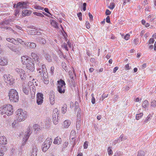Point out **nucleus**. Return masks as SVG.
I'll return each mask as SVG.
<instances>
[{
	"label": "nucleus",
	"mask_w": 156,
	"mask_h": 156,
	"mask_svg": "<svg viewBox=\"0 0 156 156\" xmlns=\"http://www.w3.org/2000/svg\"><path fill=\"white\" fill-rule=\"evenodd\" d=\"M76 135L75 133H74L73 135H71L70 136V138H71L72 140L70 141V143L71 144L73 145L72 147H74L75 144H76V140L74 138V136Z\"/></svg>",
	"instance_id": "obj_20"
},
{
	"label": "nucleus",
	"mask_w": 156,
	"mask_h": 156,
	"mask_svg": "<svg viewBox=\"0 0 156 156\" xmlns=\"http://www.w3.org/2000/svg\"><path fill=\"white\" fill-rule=\"evenodd\" d=\"M29 83H28V85L24 84L22 85V90L23 92L26 94H29Z\"/></svg>",
	"instance_id": "obj_14"
},
{
	"label": "nucleus",
	"mask_w": 156,
	"mask_h": 156,
	"mask_svg": "<svg viewBox=\"0 0 156 156\" xmlns=\"http://www.w3.org/2000/svg\"><path fill=\"white\" fill-rule=\"evenodd\" d=\"M7 63V59L4 58H0V65L2 66L5 65Z\"/></svg>",
	"instance_id": "obj_25"
},
{
	"label": "nucleus",
	"mask_w": 156,
	"mask_h": 156,
	"mask_svg": "<svg viewBox=\"0 0 156 156\" xmlns=\"http://www.w3.org/2000/svg\"><path fill=\"white\" fill-rule=\"evenodd\" d=\"M16 115L17 119L20 122L24 120L27 117V112H23L21 109H18L16 112Z\"/></svg>",
	"instance_id": "obj_2"
},
{
	"label": "nucleus",
	"mask_w": 156,
	"mask_h": 156,
	"mask_svg": "<svg viewBox=\"0 0 156 156\" xmlns=\"http://www.w3.org/2000/svg\"><path fill=\"white\" fill-rule=\"evenodd\" d=\"M43 95L41 93H38L37 94V102L38 105H41L43 101Z\"/></svg>",
	"instance_id": "obj_9"
},
{
	"label": "nucleus",
	"mask_w": 156,
	"mask_h": 156,
	"mask_svg": "<svg viewBox=\"0 0 156 156\" xmlns=\"http://www.w3.org/2000/svg\"><path fill=\"white\" fill-rule=\"evenodd\" d=\"M83 11H85L86 10V6L87 5V4L86 3H84L83 4Z\"/></svg>",
	"instance_id": "obj_63"
},
{
	"label": "nucleus",
	"mask_w": 156,
	"mask_h": 156,
	"mask_svg": "<svg viewBox=\"0 0 156 156\" xmlns=\"http://www.w3.org/2000/svg\"><path fill=\"white\" fill-rule=\"evenodd\" d=\"M49 97L50 104L52 105H54L55 103V93L53 91H50Z\"/></svg>",
	"instance_id": "obj_11"
},
{
	"label": "nucleus",
	"mask_w": 156,
	"mask_h": 156,
	"mask_svg": "<svg viewBox=\"0 0 156 156\" xmlns=\"http://www.w3.org/2000/svg\"><path fill=\"white\" fill-rule=\"evenodd\" d=\"M54 69V67L53 66H51V69H50L51 73V74H53V73Z\"/></svg>",
	"instance_id": "obj_64"
},
{
	"label": "nucleus",
	"mask_w": 156,
	"mask_h": 156,
	"mask_svg": "<svg viewBox=\"0 0 156 156\" xmlns=\"http://www.w3.org/2000/svg\"><path fill=\"white\" fill-rule=\"evenodd\" d=\"M51 24L52 26L54 27L55 28H58V23L56 21L54 20H52L51 21Z\"/></svg>",
	"instance_id": "obj_32"
},
{
	"label": "nucleus",
	"mask_w": 156,
	"mask_h": 156,
	"mask_svg": "<svg viewBox=\"0 0 156 156\" xmlns=\"http://www.w3.org/2000/svg\"><path fill=\"white\" fill-rule=\"evenodd\" d=\"M6 40L9 42V43H12L15 45H18V43L16 41V40L13 38H6Z\"/></svg>",
	"instance_id": "obj_19"
},
{
	"label": "nucleus",
	"mask_w": 156,
	"mask_h": 156,
	"mask_svg": "<svg viewBox=\"0 0 156 156\" xmlns=\"http://www.w3.org/2000/svg\"><path fill=\"white\" fill-rule=\"evenodd\" d=\"M46 69V68L45 66L44 65H42L41 66V68H38L37 69V71H41V72H47Z\"/></svg>",
	"instance_id": "obj_29"
},
{
	"label": "nucleus",
	"mask_w": 156,
	"mask_h": 156,
	"mask_svg": "<svg viewBox=\"0 0 156 156\" xmlns=\"http://www.w3.org/2000/svg\"><path fill=\"white\" fill-rule=\"evenodd\" d=\"M38 72L39 73V76H40L41 79L43 81L44 83L46 84L48 83V75L47 72H42L40 71Z\"/></svg>",
	"instance_id": "obj_7"
},
{
	"label": "nucleus",
	"mask_w": 156,
	"mask_h": 156,
	"mask_svg": "<svg viewBox=\"0 0 156 156\" xmlns=\"http://www.w3.org/2000/svg\"><path fill=\"white\" fill-rule=\"evenodd\" d=\"M108 94H105L104 93L101 96V98H100V100L103 101L104 98L108 97Z\"/></svg>",
	"instance_id": "obj_44"
},
{
	"label": "nucleus",
	"mask_w": 156,
	"mask_h": 156,
	"mask_svg": "<svg viewBox=\"0 0 156 156\" xmlns=\"http://www.w3.org/2000/svg\"><path fill=\"white\" fill-rule=\"evenodd\" d=\"M24 45H26L28 48H30L32 49L34 48L36 46V45L35 43L30 42H27L26 43H24Z\"/></svg>",
	"instance_id": "obj_15"
},
{
	"label": "nucleus",
	"mask_w": 156,
	"mask_h": 156,
	"mask_svg": "<svg viewBox=\"0 0 156 156\" xmlns=\"http://www.w3.org/2000/svg\"><path fill=\"white\" fill-rule=\"evenodd\" d=\"M6 137L3 136H0V144H6Z\"/></svg>",
	"instance_id": "obj_22"
},
{
	"label": "nucleus",
	"mask_w": 156,
	"mask_h": 156,
	"mask_svg": "<svg viewBox=\"0 0 156 156\" xmlns=\"http://www.w3.org/2000/svg\"><path fill=\"white\" fill-rule=\"evenodd\" d=\"M7 24V22H3L2 24V26H1V28H5L6 29V30H12V29L10 27H5L4 26L5 24Z\"/></svg>",
	"instance_id": "obj_28"
},
{
	"label": "nucleus",
	"mask_w": 156,
	"mask_h": 156,
	"mask_svg": "<svg viewBox=\"0 0 156 156\" xmlns=\"http://www.w3.org/2000/svg\"><path fill=\"white\" fill-rule=\"evenodd\" d=\"M78 107V103L76 101L75 103V110H77Z\"/></svg>",
	"instance_id": "obj_54"
},
{
	"label": "nucleus",
	"mask_w": 156,
	"mask_h": 156,
	"mask_svg": "<svg viewBox=\"0 0 156 156\" xmlns=\"http://www.w3.org/2000/svg\"><path fill=\"white\" fill-rule=\"evenodd\" d=\"M32 132V129L30 128V127H28L26 132V134H25L24 136V138H25V141H27L30 135L31 134Z\"/></svg>",
	"instance_id": "obj_13"
},
{
	"label": "nucleus",
	"mask_w": 156,
	"mask_h": 156,
	"mask_svg": "<svg viewBox=\"0 0 156 156\" xmlns=\"http://www.w3.org/2000/svg\"><path fill=\"white\" fill-rule=\"evenodd\" d=\"M115 7V4L114 2L110 3V5L108 6V8L111 9H113Z\"/></svg>",
	"instance_id": "obj_43"
},
{
	"label": "nucleus",
	"mask_w": 156,
	"mask_h": 156,
	"mask_svg": "<svg viewBox=\"0 0 156 156\" xmlns=\"http://www.w3.org/2000/svg\"><path fill=\"white\" fill-rule=\"evenodd\" d=\"M71 124V121L68 120H66L64 122L63 126L64 128H67Z\"/></svg>",
	"instance_id": "obj_21"
},
{
	"label": "nucleus",
	"mask_w": 156,
	"mask_h": 156,
	"mask_svg": "<svg viewBox=\"0 0 156 156\" xmlns=\"http://www.w3.org/2000/svg\"><path fill=\"white\" fill-rule=\"evenodd\" d=\"M30 61H28V62L25 65L27 69L31 72H33L35 69L34 62L32 59H30Z\"/></svg>",
	"instance_id": "obj_8"
},
{
	"label": "nucleus",
	"mask_w": 156,
	"mask_h": 156,
	"mask_svg": "<svg viewBox=\"0 0 156 156\" xmlns=\"http://www.w3.org/2000/svg\"><path fill=\"white\" fill-rule=\"evenodd\" d=\"M106 22L107 23H109L110 22L109 16H108L106 18Z\"/></svg>",
	"instance_id": "obj_58"
},
{
	"label": "nucleus",
	"mask_w": 156,
	"mask_h": 156,
	"mask_svg": "<svg viewBox=\"0 0 156 156\" xmlns=\"http://www.w3.org/2000/svg\"><path fill=\"white\" fill-rule=\"evenodd\" d=\"M15 70L20 75V77H21L22 75H23L25 74V71L22 69L17 68Z\"/></svg>",
	"instance_id": "obj_23"
},
{
	"label": "nucleus",
	"mask_w": 156,
	"mask_h": 156,
	"mask_svg": "<svg viewBox=\"0 0 156 156\" xmlns=\"http://www.w3.org/2000/svg\"><path fill=\"white\" fill-rule=\"evenodd\" d=\"M130 35L129 34H127L124 36V39L126 40H128L129 38Z\"/></svg>",
	"instance_id": "obj_57"
},
{
	"label": "nucleus",
	"mask_w": 156,
	"mask_h": 156,
	"mask_svg": "<svg viewBox=\"0 0 156 156\" xmlns=\"http://www.w3.org/2000/svg\"><path fill=\"white\" fill-rule=\"evenodd\" d=\"M31 56L33 58L36 62H37V64H38V65H39L40 62H39V58L37 55L34 53L32 52L31 53Z\"/></svg>",
	"instance_id": "obj_17"
},
{
	"label": "nucleus",
	"mask_w": 156,
	"mask_h": 156,
	"mask_svg": "<svg viewBox=\"0 0 156 156\" xmlns=\"http://www.w3.org/2000/svg\"><path fill=\"white\" fill-rule=\"evenodd\" d=\"M5 46L9 48L11 50L16 52L17 51L16 46L9 42H7Z\"/></svg>",
	"instance_id": "obj_12"
},
{
	"label": "nucleus",
	"mask_w": 156,
	"mask_h": 156,
	"mask_svg": "<svg viewBox=\"0 0 156 156\" xmlns=\"http://www.w3.org/2000/svg\"><path fill=\"white\" fill-rule=\"evenodd\" d=\"M62 110L63 113H65L66 111V108H64L63 107H62Z\"/></svg>",
	"instance_id": "obj_60"
},
{
	"label": "nucleus",
	"mask_w": 156,
	"mask_h": 156,
	"mask_svg": "<svg viewBox=\"0 0 156 156\" xmlns=\"http://www.w3.org/2000/svg\"><path fill=\"white\" fill-rule=\"evenodd\" d=\"M111 13V12L108 9H107L105 12V14L106 15H110Z\"/></svg>",
	"instance_id": "obj_55"
},
{
	"label": "nucleus",
	"mask_w": 156,
	"mask_h": 156,
	"mask_svg": "<svg viewBox=\"0 0 156 156\" xmlns=\"http://www.w3.org/2000/svg\"><path fill=\"white\" fill-rule=\"evenodd\" d=\"M108 154L109 155L112 154H113V151L112 150L111 147H109L108 149Z\"/></svg>",
	"instance_id": "obj_45"
},
{
	"label": "nucleus",
	"mask_w": 156,
	"mask_h": 156,
	"mask_svg": "<svg viewBox=\"0 0 156 156\" xmlns=\"http://www.w3.org/2000/svg\"><path fill=\"white\" fill-rule=\"evenodd\" d=\"M27 3L26 2H21L18 3L16 6V8H19L20 9L27 8Z\"/></svg>",
	"instance_id": "obj_10"
},
{
	"label": "nucleus",
	"mask_w": 156,
	"mask_h": 156,
	"mask_svg": "<svg viewBox=\"0 0 156 156\" xmlns=\"http://www.w3.org/2000/svg\"><path fill=\"white\" fill-rule=\"evenodd\" d=\"M65 81L62 79L58 81L57 90L59 93L63 94L65 92Z\"/></svg>",
	"instance_id": "obj_3"
},
{
	"label": "nucleus",
	"mask_w": 156,
	"mask_h": 156,
	"mask_svg": "<svg viewBox=\"0 0 156 156\" xmlns=\"http://www.w3.org/2000/svg\"><path fill=\"white\" fill-rule=\"evenodd\" d=\"M36 30H30L29 32V34L30 35H35Z\"/></svg>",
	"instance_id": "obj_47"
},
{
	"label": "nucleus",
	"mask_w": 156,
	"mask_h": 156,
	"mask_svg": "<svg viewBox=\"0 0 156 156\" xmlns=\"http://www.w3.org/2000/svg\"><path fill=\"white\" fill-rule=\"evenodd\" d=\"M124 137V135L123 134H121L119 137V139H120V140H119V141H122L123 140L122 139H123V137Z\"/></svg>",
	"instance_id": "obj_61"
},
{
	"label": "nucleus",
	"mask_w": 156,
	"mask_h": 156,
	"mask_svg": "<svg viewBox=\"0 0 156 156\" xmlns=\"http://www.w3.org/2000/svg\"><path fill=\"white\" fill-rule=\"evenodd\" d=\"M22 62L24 65H25L27 62L28 61H30V59H32L26 56H23L21 57Z\"/></svg>",
	"instance_id": "obj_16"
},
{
	"label": "nucleus",
	"mask_w": 156,
	"mask_h": 156,
	"mask_svg": "<svg viewBox=\"0 0 156 156\" xmlns=\"http://www.w3.org/2000/svg\"><path fill=\"white\" fill-rule=\"evenodd\" d=\"M151 106L155 108L156 106V101L154 100H153L151 102Z\"/></svg>",
	"instance_id": "obj_40"
},
{
	"label": "nucleus",
	"mask_w": 156,
	"mask_h": 156,
	"mask_svg": "<svg viewBox=\"0 0 156 156\" xmlns=\"http://www.w3.org/2000/svg\"><path fill=\"white\" fill-rule=\"evenodd\" d=\"M149 105L148 102L147 100H145L143 103L142 107L144 108L145 110H147L148 109V107Z\"/></svg>",
	"instance_id": "obj_27"
},
{
	"label": "nucleus",
	"mask_w": 156,
	"mask_h": 156,
	"mask_svg": "<svg viewBox=\"0 0 156 156\" xmlns=\"http://www.w3.org/2000/svg\"><path fill=\"white\" fill-rule=\"evenodd\" d=\"M52 142L51 138H47L42 145V148L43 152H46Z\"/></svg>",
	"instance_id": "obj_4"
},
{
	"label": "nucleus",
	"mask_w": 156,
	"mask_h": 156,
	"mask_svg": "<svg viewBox=\"0 0 156 156\" xmlns=\"http://www.w3.org/2000/svg\"><path fill=\"white\" fill-rule=\"evenodd\" d=\"M92 96V99H91V102L93 104H94L95 103V98L94 97V95L93 94H91Z\"/></svg>",
	"instance_id": "obj_46"
},
{
	"label": "nucleus",
	"mask_w": 156,
	"mask_h": 156,
	"mask_svg": "<svg viewBox=\"0 0 156 156\" xmlns=\"http://www.w3.org/2000/svg\"><path fill=\"white\" fill-rule=\"evenodd\" d=\"M143 115V113H140L139 114H136V119L137 120H139Z\"/></svg>",
	"instance_id": "obj_38"
},
{
	"label": "nucleus",
	"mask_w": 156,
	"mask_h": 156,
	"mask_svg": "<svg viewBox=\"0 0 156 156\" xmlns=\"http://www.w3.org/2000/svg\"><path fill=\"white\" fill-rule=\"evenodd\" d=\"M5 109H4V106L3 107H1L0 108V114L1 115H2L3 114H5Z\"/></svg>",
	"instance_id": "obj_42"
},
{
	"label": "nucleus",
	"mask_w": 156,
	"mask_h": 156,
	"mask_svg": "<svg viewBox=\"0 0 156 156\" xmlns=\"http://www.w3.org/2000/svg\"><path fill=\"white\" fill-rule=\"evenodd\" d=\"M67 45V44L66 43H64L62 45V48H64L65 49V50L67 51H68L69 50Z\"/></svg>",
	"instance_id": "obj_39"
},
{
	"label": "nucleus",
	"mask_w": 156,
	"mask_h": 156,
	"mask_svg": "<svg viewBox=\"0 0 156 156\" xmlns=\"http://www.w3.org/2000/svg\"><path fill=\"white\" fill-rule=\"evenodd\" d=\"M88 142L87 141H85L83 144L84 148V149H87L88 147Z\"/></svg>",
	"instance_id": "obj_51"
},
{
	"label": "nucleus",
	"mask_w": 156,
	"mask_h": 156,
	"mask_svg": "<svg viewBox=\"0 0 156 156\" xmlns=\"http://www.w3.org/2000/svg\"><path fill=\"white\" fill-rule=\"evenodd\" d=\"M37 39L38 41L43 44H45L46 43V41L44 38L39 37L37 38Z\"/></svg>",
	"instance_id": "obj_30"
},
{
	"label": "nucleus",
	"mask_w": 156,
	"mask_h": 156,
	"mask_svg": "<svg viewBox=\"0 0 156 156\" xmlns=\"http://www.w3.org/2000/svg\"><path fill=\"white\" fill-rule=\"evenodd\" d=\"M138 39H135L133 40V43L135 45H136L138 44Z\"/></svg>",
	"instance_id": "obj_62"
},
{
	"label": "nucleus",
	"mask_w": 156,
	"mask_h": 156,
	"mask_svg": "<svg viewBox=\"0 0 156 156\" xmlns=\"http://www.w3.org/2000/svg\"><path fill=\"white\" fill-rule=\"evenodd\" d=\"M81 120H77L76 123V127L77 130H79L80 129L81 126Z\"/></svg>",
	"instance_id": "obj_33"
},
{
	"label": "nucleus",
	"mask_w": 156,
	"mask_h": 156,
	"mask_svg": "<svg viewBox=\"0 0 156 156\" xmlns=\"http://www.w3.org/2000/svg\"><path fill=\"white\" fill-rule=\"evenodd\" d=\"M85 25H86V28L87 29H89L90 28V25L89 22L86 21L85 23Z\"/></svg>",
	"instance_id": "obj_52"
},
{
	"label": "nucleus",
	"mask_w": 156,
	"mask_h": 156,
	"mask_svg": "<svg viewBox=\"0 0 156 156\" xmlns=\"http://www.w3.org/2000/svg\"><path fill=\"white\" fill-rule=\"evenodd\" d=\"M31 13V12L29 10L25 9L23 10L22 12V15L23 16H29Z\"/></svg>",
	"instance_id": "obj_18"
},
{
	"label": "nucleus",
	"mask_w": 156,
	"mask_h": 156,
	"mask_svg": "<svg viewBox=\"0 0 156 156\" xmlns=\"http://www.w3.org/2000/svg\"><path fill=\"white\" fill-rule=\"evenodd\" d=\"M68 144V142H65V143L63 145V148H65L67 147Z\"/></svg>",
	"instance_id": "obj_59"
},
{
	"label": "nucleus",
	"mask_w": 156,
	"mask_h": 156,
	"mask_svg": "<svg viewBox=\"0 0 156 156\" xmlns=\"http://www.w3.org/2000/svg\"><path fill=\"white\" fill-rule=\"evenodd\" d=\"M3 77L5 81L10 85H13L15 83V79L10 75H4Z\"/></svg>",
	"instance_id": "obj_6"
},
{
	"label": "nucleus",
	"mask_w": 156,
	"mask_h": 156,
	"mask_svg": "<svg viewBox=\"0 0 156 156\" xmlns=\"http://www.w3.org/2000/svg\"><path fill=\"white\" fill-rule=\"evenodd\" d=\"M154 41V38H150L149 41V44H153Z\"/></svg>",
	"instance_id": "obj_53"
},
{
	"label": "nucleus",
	"mask_w": 156,
	"mask_h": 156,
	"mask_svg": "<svg viewBox=\"0 0 156 156\" xmlns=\"http://www.w3.org/2000/svg\"><path fill=\"white\" fill-rule=\"evenodd\" d=\"M8 95L10 101L12 102H17L19 99L18 93L16 90L11 89L9 90Z\"/></svg>",
	"instance_id": "obj_1"
},
{
	"label": "nucleus",
	"mask_w": 156,
	"mask_h": 156,
	"mask_svg": "<svg viewBox=\"0 0 156 156\" xmlns=\"http://www.w3.org/2000/svg\"><path fill=\"white\" fill-rule=\"evenodd\" d=\"M88 14L90 19V21H91L92 20L93 18L92 15L90 12Z\"/></svg>",
	"instance_id": "obj_56"
},
{
	"label": "nucleus",
	"mask_w": 156,
	"mask_h": 156,
	"mask_svg": "<svg viewBox=\"0 0 156 156\" xmlns=\"http://www.w3.org/2000/svg\"><path fill=\"white\" fill-rule=\"evenodd\" d=\"M16 41L18 43V45L19 44V43H20L23 45L24 44V43H25L20 38H17L16 40Z\"/></svg>",
	"instance_id": "obj_36"
},
{
	"label": "nucleus",
	"mask_w": 156,
	"mask_h": 156,
	"mask_svg": "<svg viewBox=\"0 0 156 156\" xmlns=\"http://www.w3.org/2000/svg\"><path fill=\"white\" fill-rule=\"evenodd\" d=\"M61 138L60 137L57 136L55 139L53 143L55 144H59L61 143Z\"/></svg>",
	"instance_id": "obj_26"
},
{
	"label": "nucleus",
	"mask_w": 156,
	"mask_h": 156,
	"mask_svg": "<svg viewBox=\"0 0 156 156\" xmlns=\"http://www.w3.org/2000/svg\"><path fill=\"white\" fill-rule=\"evenodd\" d=\"M58 116L57 117H53V123L55 125L57 124L58 122Z\"/></svg>",
	"instance_id": "obj_34"
},
{
	"label": "nucleus",
	"mask_w": 156,
	"mask_h": 156,
	"mask_svg": "<svg viewBox=\"0 0 156 156\" xmlns=\"http://www.w3.org/2000/svg\"><path fill=\"white\" fill-rule=\"evenodd\" d=\"M33 14L37 16L41 17H43L44 16L42 13L38 12H33Z\"/></svg>",
	"instance_id": "obj_41"
},
{
	"label": "nucleus",
	"mask_w": 156,
	"mask_h": 156,
	"mask_svg": "<svg viewBox=\"0 0 156 156\" xmlns=\"http://www.w3.org/2000/svg\"><path fill=\"white\" fill-rule=\"evenodd\" d=\"M69 73L70 76V78L72 79H73V75L72 71H69Z\"/></svg>",
	"instance_id": "obj_49"
},
{
	"label": "nucleus",
	"mask_w": 156,
	"mask_h": 156,
	"mask_svg": "<svg viewBox=\"0 0 156 156\" xmlns=\"http://www.w3.org/2000/svg\"><path fill=\"white\" fill-rule=\"evenodd\" d=\"M77 16L79 18V19L80 20H82V13L81 12H80L77 13Z\"/></svg>",
	"instance_id": "obj_48"
},
{
	"label": "nucleus",
	"mask_w": 156,
	"mask_h": 156,
	"mask_svg": "<svg viewBox=\"0 0 156 156\" xmlns=\"http://www.w3.org/2000/svg\"><path fill=\"white\" fill-rule=\"evenodd\" d=\"M20 10V9H19L18 8H16V9L15 10V15L16 16H17V15L18 14Z\"/></svg>",
	"instance_id": "obj_50"
},
{
	"label": "nucleus",
	"mask_w": 156,
	"mask_h": 156,
	"mask_svg": "<svg viewBox=\"0 0 156 156\" xmlns=\"http://www.w3.org/2000/svg\"><path fill=\"white\" fill-rule=\"evenodd\" d=\"M5 110V113L8 116L12 115L13 112V109L12 105L9 104L4 105Z\"/></svg>",
	"instance_id": "obj_5"
},
{
	"label": "nucleus",
	"mask_w": 156,
	"mask_h": 156,
	"mask_svg": "<svg viewBox=\"0 0 156 156\" xmlns=\"http://www.w3.org/2000/svg\"><path fill=\"white\" fill-rule=\"evenodd\" d=\"M33 129L36 133L39 132L41 130L40 126L37 124H35L34 125Z\"/></svg>",
	"instance_id": "obj_24"
},
{
	"label": "nucleus",
	"mask_w": 156,
	"mask_h": 156,
	"mask_svg": "<svg viewBox=\"0 0 156 156\" xmlns=\"http://www.w3.org/2000/svg\"><path fill=\"white\" fill-rule=\"evenodd\" d=\"M81 112L80 110V109H78V112H77V120H81L80 119L81 117Z\"/></svg>",
	"instance_id": "obj_35"
},
{
	"label": "nucleus",
	"mask_w": 156,
	"mask_h": 156,
	"mask_svg": "<svg viewBox=\"0 0 156 156\" xmlns=\"http://www.w3.org/2000/svg\"><path fill=\"white\" fill-rule=\"evenodd\" d=\"M37 149L36 147H34L33 148L32 151L31 152V156H36L37 155Z\"/></svg>",
	"instance_id": "obj_31"
},
{
	"label": "nucleus",
	"mask_w": 156,
	"mask_h": 156,
	"mask_svg": "<svg viewBox=\"0 0 156 156\" xmlns=\"http://www.w3.org/2000/svg\"><path fill=\"white\" fill-rule=\"evenodd\" d=\"M145 154V152L142 151H138L137 156H144Z\"/></svg>",
	"instance_id": "obj_37"
}]
</instances>
